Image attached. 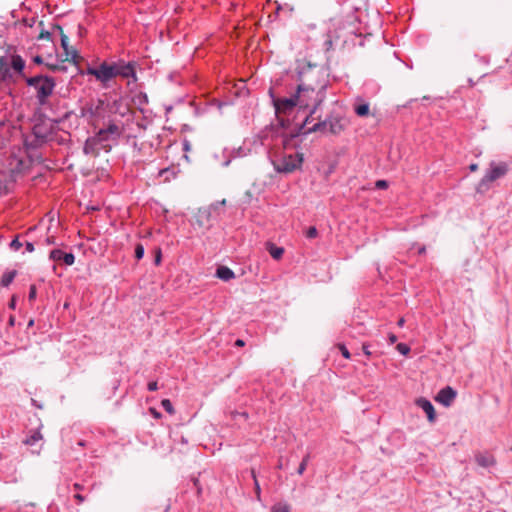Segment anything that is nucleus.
<instances>
[{
  "label": "nucleus",
  "mask_w": 512,
  "mask_h": 512,
  "mask_svg": "<svg viewBox=\"0 0 512 512\" xmlns=\"http://www.w3.org/2000/svg\"><path fill=\"white\" fill-rule=\"evenodd\" d=\"M337 346L344 358H346V359L351 358V353L349 352V350L347 349V347L344 344L339 343Z\"/></svg>",
  "instance_id": "nucleus-43"
},
{
  "label": "nucleus",
  "mask_w": 512,
  "mask_h": 512,
  "mask_svg": "<svg viewBox=\"0 0 512 512\" xmlns=\"http://www.w3.org/2000/svg\"><path fill=\"white\" fill-rule=\"evenodd\" d=\"M388 339L390 344H394L397 341V336L394 333H390Z\"/></svg>",
  "instance_id": "nucleus-62"
},
{
  "label": "nucleus",
  "mask_w": 512,
  "mask_h": 512,
  "mask_svg": "<svg viewBox=\"0 0 512 512\" xmlns=\"http://www.w3.org/2000/svg\"><path fill=\"white\" fill-rule=\"evenodd\" d=\"M52 29H53L54 31H58V32H59V34H60V36H62V34H65V33H64V31H63L62 26H61L60 24H58V23H54V24H52Z\"/></svg>",
  "instance_id": "nucleus-55"
},
{
  "label": "nucleus",
  "mask_w": 512,
  "mask_h": 512,
  "mask_svg": "<svg viewBox=\"0 0 512 512\" xmlns=\"http://www.w3.org/2000/svg\"><path fill=\"white\" fill-rule=\"evenodd\" d=\"M32 134L35 138L47 141L48 137L54 133L55 127L48 123L49 119L43 112H35L33 119Z\"/></svg>",
  "instance_id": "nucleus-6"
},
{
  "label": "nucleus",
  "mask_w": 512,
  "mask_h": 512,
  "mask_svg": "<svg viewBox=\"0 0 512 512\" xmlns=\"http://www.w3.org/2000/svg\"><path fill=\"white\" fill-rule=\"evenodd\" d=\"M144 254H145V248L143 246L142 243H137L135 245V250H134V256L137 260H141L143 257H144Z\"/></svg>",
  "instance_id": "nucleus-35"
},
{
  "label": "nucleus",
  "mask_w": 512,
  "mask_h": 512,
  "mask_svg": "<svg viewBox=\"0 0 512 512\" xmlns=\"http://www.w3.org/2000/svg\"><path fill=\"white\" fill-rule=\"evenodd\" d=\"M271 512H290L288 505H274Z\"/></svg>",
  "instance_id": "nucleus-45"
},
{
  "label": "nucleus",
  "mask_w": 512,
  "mask_h": 512,
  "mask_svg": "<svg viewBox=\"0 0 512 512\" xmlns=\"http://www.w3.org/2000/svg\"><path fill=\"white\" fill-rule=\"evenodd\" d=\"M37 297V288L34 284L29 287L28 300L29 302H33Z\"/></svg>",
  "instance_id": "nucleus-42"
},
{
  "label": "nucleus",
  "mask_w": 512,
  "mask_h": 512,
  "mask_svg": "<svg viewBox=\"0 0 512 512\" xmlns=\"http://www.w3.org/2000/svg\"><path fill=\"white\" fill-rule=\"evenodd\" d=\"M215 276L222 281L228 282L235 278V273L229 267L219 265L216 269Z\"/></svg>",
  "instance_id": "nucleus-19"
},
{
  "label": "nucleus",
  "mask_w": 512,
  "mask_h": 512,
  "mask_svg": "<svg viewBox=\"0 0 512 512\" xmlns=\"http://www.w3.org/2000/svg\"><path fill=\"white\" fill-rule=\"evenodd\" d=\"M40 439H42L41 433L39 431H34V433L27 437L23 442L26 445H34Z\"/></svg>",
  "instance_id": "nucleus-32"
},
{
  "label": "nucleus",
  "mask_w": 512,
  "mask_h": 512,
  "mask_svg": "<svg viewBox=\"0 0 512 512\" xmlns=\"http://www.w3.org/2000/svg\"><path fill=\"white\" fill-rule=\"evenodd\" d=\"M8 175V169L4 165V163H0V176Z\"/></svg>",
  "instance_id": "nucleus-58"
},
{
  "label": "nucleus",
  "mask_w": 512,
  "mask_h": 512,
  "mask_svg": "<svg viewBox=\"0 0 512 512\" xmlns=\"http://www.w3.org/2000/svg\"><path fill=\"white\" fill-rule=\"evenodd\" d=\"M45 66L52 72H66L67 66L62 64L45 63Z\"/></svg>",
  "instance_id": "nucleus-34"
},
{
  "label": "nucleus",
  "mask_w": 512,
  "mask_h": 512,
  "mask_svg": "<svg viewBox=\"0 0 512 512\" xmlns=\"http://www.w3.org/2000/svg\"><path fill=\"white\" fill-rule=\"evenodd\" d=\"M295 80L298 93L305 97V92H311L318 103L325 101L329 80L322 67L306 60L297 61Z\"/></svg>",
  "instance_id": "nucleus-1"
},
{
  "label": "nucleus",
  "mask_w": 512,
  "mask_h": 512,
  "mask_svg": "<svg viewBox=\"0 0 512 512\" xmlns=\"http://www.w3.org/2000/svg\"><path fill=\"white\" fill-rule=\"evenodd\" d=\"M49 259L62 262L66 266H72L75 263V255L71 252H64L61 249H53L49 253Z\"/></svg>",
  "instance_id": "nucleus-12"
},
{
  "label": "nucleus",
  "mask_w": 512,
  "mask_h": 512,
  "mask_svg": "<svg viewBox=\"0 0 512 512\" xmlns=\"http://www.w3.org/2000/svg\"><path fill=\"white\" fill-rule=\"evenodd\" d=\"M370 345L369 344H366L364 343L363 346H362V349H363V352L366 356H371L372 355V352L370 351Z\"/></svg>",
  "instance_id": "nucleus-57"
},
{
  "label": "nucleus",
  "mask_w": 512,
  "mask_h": 512,
  "mask_svg": "<svg viewBox=\"0 0 512 512\" xmlns=\"http://www.w3.org/2000/svg\"><path fill=\"white\" fill-rule=\"evenodd\" d=\"M309 457H310V456H309V454H307V455L302 459V461H301V463L299 464V467H298V469H297V473H298V474H300V475H301V474H303V473H304V471H305V469H306V467H307V464H308Z\"/></svg>",
  "instance_id": "nucleus-40"
},
{
  "label": "nucleus",
  "mask_w": 512,
  "mask_h": 512,
  "mask_svg": "<svg viewBox=\"0 0 512 512\" xmlns=\"http://www.w3.org/2000/svg\"><path fill=\"white\" fill-rule=\"evenodd\" d=\"M161 260H162V252H161L160 248H157L155 250V260H154L155 265H159L161 263Z\"/></svg>",
  "instance_id": "nucleus-49"
},
{
  "label": "nucleus",
  "mask_w": 512,
  "mask_h": 512,
  "mask_svg": "<svg viewBox=\"0 0 512 512\" xmlns=\"http://www.w3.org/2000/svg\"><path fill=\"white\" fill-rule=\"evenodd\" d=\"M16 304H17V296L13 295L8 302V308L11 310H15Z\"/></svg>",
  "instance_id": "nucleus-51"
},
{
  "label": "nucleus",
  "mask_w": 512,
  "mask_h": 512,
  "mask_svg": "<svg viewBox=\"0 0 512 512\" xmlns=\"http://www.w3.org/2000/svg\"><path fill=\"white\" fill-rule=\"evenodd\" d=\"M475 461L481 467L488 468L496 464V460L493 455L489 453H478L475 455Z\"/></svg>",
  "instance_id": "nucleus-18"
},
{
  "label": "nucleus",
  "mask_w": 512,
  "mask_h": 512,
  "mask_svg": "<svg viewBox=\"0 0 512 512\" xmlns=\"http://www.w3.org/2000/svg\"><path fill=\"white\" fill-rule=\"evenodd\" d=\"M323 104V102H319L318 101H315L314 100V103L312 105V108L310 109L309 113L307 114V116L305 117L304 121L297 125L293 130H292V135L291 137L292 138H297L301 135H304L306 136L307 134H305V131L307 128H305L310 122H312L313 120H317L316 119V116H317V111L318 109L320 108V106Z\"/></svg>",
  "instance_id": "nucleus-9"
},
{
  "label": "nucleus",
  "mask_w": 512,
  "mask_h": 512,
  "mask_svg": "<svg viewBox=\"0 0 512 512\" xmlns=\"http://www.w3.org/2000/svg\"><path fill=\"white\" fill-rule=\"evenodd\" d=\"M147 389H148L149 391H151V392H152V391H156V390L158 389V384H157V382H156V381H151V382H149V383H148V385H147Z\"/></svg>",
  "instance_id": "nucleus-54"
},
{
  "label": "nucleus",
  "mask_w": 512,
  "mask_h": 512,
  "mask_svg": "<svg viewBox=\"0 0 512 512\" xmlns=\"http://www.w3.org/2000/svg\"><path fill=\"white\" fill-rule=\"evenodd\" d=\"M325 120L328 125V132L332 135H339L347 126L344 116L336 111H331L326 115Z\"/></svg>",
  "instance_id": "nucleus-8"
},
{
  "label": "nucleus",
  "mask_w": 512,
  "mask_h": 512,
  "mask_svg": "<svg viewBox=\"0 0 512 512\" xmlns=\"http://www.w3.org/2000/svg\"><path fill=\"white\" fill-rule=\"evenodd\" d=\"M251 476H252V478L254 480V489H255V493H256L257 499L260 500L261 488H260L259 482L257 480L256 472H255L254 469H251Z\"/></svg>",
  "instance_id": "nucleus-38"
},
{
  "label": "nucleus",
  "mask_w": 512,
  "mask_h": 512,
  "mask_svg": "<svg viewBox=\"0 0 512 512\" xmlns=\"http://www.w3.org/2000/svg\"><path fill=\"white\" fill-rule=\"evenodd\" d=\"M9 246L12 250L15 251L19 250L23 246L22 242L19 240L18 235L10 242Z\"/></svg>",
  "instance_id": "nucleus-41"
},
{
  "label": "nucleus",
  "mask_w": 512,
  "mask_h": 512,
  "mask_svg": "<svg viewBox=\"0 0 512 512\" xmlns=\"http://www.w3.org/2000/svg\"><path fill=\"white\" fill-rule=\"evenodd\" d=\"M11 68L7 64V66H4L2 70H0V83L6 82L8 80H11L13 77V74L10 70Z\"/></svg>",
  "instance_id": "nucleus-30"
},
{
  "label": "nucleus",
  "mask_w": 512,
  "mask_h": 512,
  "mask_svg": "<svg viewBox=\"0 0 512 512\" xmlns=\"http://www.w3.org/2000/svg\"><path fill=\"white\" fill-rule=\"evenodd\" d=\"M95 139H98V142L102 145L103 143L107 142L108 140H111L110 135H107L105 130L101 128L94 136H92Z\"/></svg>",
  "instance_id": "nucleus-31"
},
{
  "label": "nucleus",
  "mask_w": 512,
  "mask_h": 512,
  "mask_svg": "<svg viewBox=\"0 0 512 512\" xmlns=\"http://www.w3.org/2000/svg\"><path fill=\"white\" fill-rule=\"evenodd\" d=\"M149 412L151 414V416L155 419H160L162 417V413L159 412L156 408L154 407H150L149 408Z\"/></svg>",
  "instance_id": "nucleus-48"
},
{
  "label": "nucleus",
  "mask_w": 512,
  "mask_h": 512,
  "mask_svg": "<svg viewBox=\"0 0 512 512\" xmlns=\"http://www.w3.org/2000/svg\"><path fill=\"white\" fill-rule=\"evenodd\" d=\"M268 94L271 98V102L272 104L274 105V103L277 104V100H279L280 97H277L276 94H275V91L273 88H270L269 91H268Z\"/></svg>",
  "instance_id": "nucleus-52"
},
{
  "label": "nucleus",
  "mask_w": 512,
  "mask_h": 512,
  "mask_svg": "<svg viewBox=\"0 0 512 512\" xmlns=\"http://www.w3.org/2000/svg\"><path fill=\"white\" fill-rule=\"evenodd\" d=\"M291 135H292V130L289 133L283 132V133L280 134V136L282 138V148H283V150H287V149L297 148L298 147L297 144L293 143V141L296 138H292Z\"/></svg>",
  "instance_id": "nucleus-24"
},
{
  "label": "nucleus",
  "mask_w": 512,
  "mask_h": 512,
  "mask_svg": "<svg viewBox=\"0 0 512 512\" xmlns=\"http://www.w3.org/2000/svg\"><path fill=\"white\" fill-rule=\"evenodd\" d=\"M415 404L426 413L427 419L430 423H434L436 421V411L430 400L420 397L415 400Z\"/></svg>",
  "instance_id": "nucleus-13"
},
{
  "label": "nucleus",
  "mask_w": 512,
  "mask_h": 512,
  "mask_svg": "<svg viewBox=\"0 0 512 512\" xmlns=\"http://www.w3.org/2000/svg\"><path fill=\"white\" fill-rule=\"evenodd\" d=\"M101 144L98 142V139L93 137H88L83 146V153L85 155H91L93 157H98L100 155Z\"/></svg>",
  "instance_id": "nucleus-16"
},
{
  "label": "nucleus",
  "mask_w": 512,
  "mask_h": 512,
  "mask_svg": "<svg viewBox=\"0 0 512 512\" xmlns=\"http://www.w3.org/2000/svg\"><path fill=\"white\" fill-rule=\"evenodd\" d=\"M39 27H41V30H40V33H39V36H38V39H46V40H51V32H49L48 30H45L44 29V23L43 21H40L39 22Z\"/></svg>",
  "instance_id": "nucleus-37"
},
{
  "label": "nucleus",
  "mask_w": 512,
  "mask_h": 512,
  "mask_svg": "<svg viewBox=\"0 0 512 512\" xmlns=\"http://www.w3.org/2000/svg\"><path fill=\"white\" fill-rule=\"evenodd\" d=\"M133 102L138 106V109L143 112V106L147 105L148 95L145 92H139L133 97Z\"/></svg>",
  "instance_id": "nucleus-27"
},
{
  "label": "nucleus",
  "mask_w": 512,
  "mask_h": 512,
  "mask_svg": "<svg viewBox=\"0 0 512 512\" xmlns=\"http://www.w3.org/2000/svg\"><path fill=\"white\" fill-rule=\"evenodd\" d=\"M45 76H47V75L46 74H38L35 76H31V77L24 76V79H25V83L27 86L36 88L39 84H41V82L43 81Z\"/></svg>",
  "instance_id": "nucleus-28"
},
{
  "label": "nucleus",
  "mask_w": 512,
  "mask_h": 512,
  "mask_svg": "<svg viewBox=\"0 0 512 512\" xmlns=\"http://www.w3.org/2000/svg\"><path fill=\"white\" fill-rule=\"evenodd\" d=\"M375 187L377 189H386L388 188V182L386 180H377L375 183Z\"/></svg>",
  "instance_id": "nucleus-50"
},
{
  "label": "nucleus",
  "mask_w": 512,
  "mask_h": 512,
  "mask_svg": "<svg viewBox=\"0 0 512 512\" xmlns=\"http://www.w3.org/2000/svg\"><path fill=\"white\" fill-rule=\"evenodd\" d=\"M8 65H10V68L13 69L15 73L24 77L25 61L20 55H12Z\"/></svg>",
  "instance_id": "nucleus-17"
},
{
  "label": "nucleus",
  "mask_w": 512,
  "mask_h": 512,
  "mask_svg": "<svg viewBox=\"0 0 512 512\" xmlns=\"http://www.w3.org/2000/svg\"><path fill=\"white\" fill-rule=\"evenodd\" d=\"M266 245H267L266 248L273 259L279 260L282 258L283 254H284L283 247L276 246L272 242H267Z\"/></svg>",
  "instance_id": "nucleus-23"
},
{
  "label": "nucleus",
  "mask_w": 512,
  "mask_h": 512,
  "mask_svg": "<svg viewBox=\"0 0 512 512\" xmlns=\"http://www.w3.org/2000/svg\"><path fill=\"white\" fill-rule=\"evenodd\" d=\"M107 135H110L111 140H118L122 135V129L115 124L113 121H110L106 128H103Z\"/></svg>",
  "instance_id": "nucleus-22"
},
{
  "label": "nucleus",
  "mask_w": 512,
  "mask_h": 512,
  "mask_svg": "<svg viewBox=\"0 0 512 512\" xmlns=\"http://www.w3.org/2000/svg\"><path fill=\"white\" fill-rule=\"evenodd\" d=\"M192 481H193V485H194V487L196 488L197 495H198V496H199V495H201V493H202V486H201V484H200L199 479L194 477V478L192 479Z\"/></svg>",
  "instance_id": "nucleus-47"
},
{
  "label": "nucleus",
  "mask_w": 512,
  "mask_h": 512,
  "mask_svg": "<svg viewBox=\"0 0 512 512\" xmlns=\"http://www.w3.org/2000/svg\"><path fill=\"white\" fill-rule=\"evenodd\" d=\"M324 47H325V50H326V51H329L330 49H332V47H333V41H332V39H331V38H329V39L325 40V42H324Z\"/></svg>",
  "instance_id": "nucleus-56"
},
{
  "label": "nucleus",
  "mask_w": 512,
  "mask_h": 512,
  "mask_svg": "<svg viewBox=\"0 0 512 512\" xmlns=\"http://www.w3.org/2000/svg\"><path fill=\"white\" fill-rule=\"evenodd\" d=\"M468 168H469V170L471 172H475V171L478 170V164L477 163H471Z\"/></svg>",
  "instance_id": "nucleus-64"
},
{
  "label": "nucleus",
  "mask_w": 512,
  "mask_h": 512,
  "mask_svg": "<svg viewBox=\"0 0 512 512\" xmlns=\"http://www.w3.org/2000/svg\"><path fill=\"white\" fill-rule=\"evenodd\" d=\"M509 172V165L506 162L490 163L489 170L483 176L476 186V192L485 194L490 189V184L500 178H503Z\"/></svg>",
  "instance_id": "nucleus-4"
},
{
  "label": "nucleus",
  "mask_w": 512,
  "mask_h": 512,
  "mask_svg": "<svg viewBox=\"0 0 512 512\" xmlns=\"http://www.w3.org/2000/svg\"><path fill=\"white\" fill-rule=\"evenodd\" d=\"M457 396V391L451 386L442 388L435 396V401L442 404L444 407H449Z\"/></svg>",
  "instance_id": "nucleus-11"
},
{
  "label": "nucleus",
  "mask_w": 512,
  "mask_h": 512,
  "mask_svg": "<svg viewBox=\"0 0 512 512\" xmlns=\"http://www.w3.org/2000/svg\"><path fill=\"white\" fill-rule=\"evenodd\" d=\"M354 112L359 117H366L370 113V106L367 102H360L354 105Z\"/></svg>",
  "instance_id": "nucleus-25"
},
{
  "label": "nucleus",
  "mask_w": 512,
  "mask_h": 512,
  "mask_svg": "<svg viewBox=\"0 0 512 512\" xmlns=\"http://www.w3.org/2000/svg\"><path fill=\"white\" fill-rule=\"evenodd\" d=\"M396 350L403 356H407L411 351L410 347L406 343H398L396 345Z\"/></svg>",
  "instance_id": "nucleus-39"
},
{
  "label": "nucleus",
  "mask_w": 512,
  "mask_h": 512,
  "mask_svg": "<svg viewBox=\"0 0 512 512\" xmlns=\"http://www.w3.org/2000/svg\"><path fill=\"white\" fill-rule=\"evenodd\" d=\"M161 406L170 415H173L175 413V409H174V407L172 405V402L169 399H163L161 401Z\"/></svg>",
  "instance_id": "nucleus-36"
},
{
  "label": "nucleus",
  "mask_w": 512,
  "mask_h": 512,
  "mask_svg": "<svg viewBox=\"0 0 512 512\" xmlns=\"http://www.w3.org/2000/svg\"><path fill=\"white\" fill-rule=\"evenodd\" d=\"M190 148H191L190 142L188 140H184V142H183V150L185 152H187V151L190 150Z\"/></svg>",
  "instance_id": "nucleus-63"
},
{
  "label": "nucleus",
  "mask_w": 512,
  "mask_h": 512,
  "mask_svg": "<svg viewBox=\"0 0 512 512\" xmlns=\"http://www.w3.org/2000/svg\"><path fill=\"white\" fill-rule=\"evenodd\" d=\"M8 183H11L9 180V174L6 176H0V195L2 193H8Z\"/></svg>",
  "instance_id": "nucleus-33"
},
{
  "label": "nucleus",
  "mask_w": 512,
  "mask_h": 512,
  "mask_svg": "<svg viewBox=\"0 0 512 512\" xmlns=\"http://www.w3.org/2000/svg\"><path fill=\"white\" fill-rule=\"evenodd\" d=\"M314 96L315 94H312L311 92H305L304 98L306 99L307 108H312V105L314 103Z\"/></svg>",
  "instance_id": "nucleus-46"
},
{
  "label": "nucleus",
  "mask_w": 512,
  "mask_h": 512,
  "mask_svg": "<svg viewBox=\"0 0 512 512\" xmlns=\"http://www.w3.org/2000/svg\"><path fill=\"white\" fill-rule=\"evenodd\" d=\"M217 209L216 205H211L206 208H199L194 218L195 223L198 227L203 229H209L212 226V210Z\"/></svg>",
  "instance_id": "nucleus-10"
},
{
  "label": "nucleus",
  "mask_w": 512,
  "mask_h": 512,
  "mask_svg": "<svg viewBox=\"0 0 512 512\" xmlns=\"http://www.w3.org/2000/svg\"><path fill=\"white\" fill-rule=\"evenodd\" d=\"M276 118H277V125L276 126H271L272 130H274L277 134H278V130L279 129H283V130H287L288 128H290L291 126V123L292 121L290 119H287V118H283V117H280L279 114H276Z\"/></svg>",
  "instance_id": "nucleus-26"
},
{
  "label": "nucleus",
  "mask_w": 512,
  "mask_h": 512,
  "mask_svg": "<svg viewBox=\"0 0 512 512\" xmlns=\"http://www.w3.org/2000/svg\"><path fill=\"white\" fill-rule=\"evenodd\" d=\"M295 107L307 109L306 99L297 89L289 97H280L277 104L274 103L275 114H290Z\"/></svg>",
  "instance_id": "nucleus-5"
},
{
  "label": "nucleus",
  "mask_w": 512,
  "mask_h": 512,
  "mask_svg": "<svg viewBox=\"0 0 512 512\" xmlns=\"http://www.w3.org/2000/svg\"><path fill=\"white\" fill-rule=\"evenodd\" d=\"M9 166H12L13 162H16L15 167H9L8 168V174H9V180L10 182H15L17 179V176L22 174L25 169V162L22 159H17L14 156L9 157Z\"/></svg>",
  "instance_id": "nucleus-14"
},
{
  "label": "nucleus",
  "mask_w": 512,
  "mask_h": 512,
  "mask_svg": "<svg viewBox=\"0 0 512 512\" xmlns=\"http://www.w3.org/2000/svg\"><path fill=\"white\" fill-rule=\"evenodd\" d=\"M317 235H318V230L315 226H310L306 231V237L309 239H313V238L317 237Z\"/></svg>",
  "instance_id": "nucleus-44"
},
{
  "label": "nucleus",
  "mask_w": 512,
  "mask_h": 512,
  "mask_svg": "<svg viewBox=\"0 0 512 512\" xmlns=\"http://www.w3.org/2000/svg\"><path fill=\"white\" fill-rule=\"evenodd\" d=\"M56 87L55 79L52 76H45L41 84L36 89V99L40 106L48 104L49 97L53 94Z\"/></svg>",
  "instance_id": "nucleus-7"
},
{
  "label": "nucleus",
  "mask_w": 512,
  "mask_h": 512,
  "mask_svg": "<svg viewBox=\"0 0 512 512\" xmlns=\"http://www.w3.org/2000/svg\"><path fill=\"white\" fill-rule=\"evenodd\" d=\"M137 66L136 61H125L118 59L117 61H102L97 66L87 65L85 70H79L80 75L93 76L98 81L103 89H108L112 86V82L116 77L128 79L127 85H130V79L137 82Z\"/></svg>",
  "instance_id": "nucleus-2"
},
{
  "label": "nucleus",
  "mask_w": 512,
  "mask_h": 512,
  "mask_svg": "<svg viewBox=\"0 0 512 512\" xmlns=\"http://www.w3.org/2000/svg\"><path fill=\"white\" fill-rule=\"evenodd\" d=\"M17 275H18L17 270L7 269L0 278V286L4 287V288L9 287Z\"/></svg>",
  "instance_id": "nucleus-21"
},
{
  "label": "nucleus",
  "mask_w": 512,
  "mask_h": 512,
  "mask_svg": "<svg viewBox=\"0 0 512 512\" xmlns=\"http://www.w3.org/2000/svg\"><path fill=\"white\" fill-rule=\"evenodd\" d=\"M60 41L61 47L63 48L66 56L64 61H71L74 64H77V58L79 57L78 51L69 47L68 36L66 34H62V36H60Z\"/></svg>",
  "instance_id": "nucleus-15"
},
{
  "label": "nucleus",
  "mask_w": 512,
  "mask_h": 512,
  "mask_svg": "<svg viewBox=\"0 0 512 512\" xmlns=\"http://www.w3.org/2000/svg\"><path fill=\"white\" fill-rule=\"evenodd\" d=\"M47 141H42L41 139H37L35 138L33 141L31 142H28V141H25L24 142V146L27 150H36V149H39L44 143H46Z\"/></svg>",
  "instance_id": "nucleus-29"
},
{
  "label": "nucleus",
  "mask_w": 512,
  "mask_h": 512,
  "mask_svg": "<svg viewBox=\"0 0 512 512\" xmlns=\"http://www.w3.org/2000/svg\"><path fill=\"white\" fill-rule=\"evenodd\" d=\"M4 66H7V58L5 56H1L0 57V70H2Z\"/></svg>",
  "instance_id": "nucleus-61"
},
{
  "label": "nucleus",
  "mask_w": 512,
  "mask_h": 512,
  "mask_svg": "<svg viewBox=\"0 0 512 512\" xmlns=\"http://www.w3.org/2000/svg\"><path fill=\"white\" fill-rule=\"evenodd\" d=\"M316 119L318 120L313 126L308 127L305 131V134H311L316 132L326 133L328 132V125L326 120L321 119V115H317Z\"/></svg>",
  "instance_id": "nucleus-20"
},
{
  "label": "nucleus",
  "mask_w": 512,
  "mask_h": 512,
  "mask_svg": "<svg viewBox=\"0 0 512 512\" xmlns=\"http://www.w3.org/2000/svg\"><path fill=\"white\" fill-rule=\"evenodd\" d=\"M304 162L303 153L286 154L284 152L275 153L272 158L274 169L278 173L289 174L296 170H301Z\"/></svg>",
  "instance_id": "nucleus-3"
},
{
  "label": "nucleus",
  "mask_w": 512,
  "mask_h": 512,
  "mask_svg": "<svg viewBox=\"0 0 512 512\" xmlns=\"http://www.w3.org/2000/svg\"><path fill=\"white\" fill-rule=\"evenodd\" d=\"M32 61H33L36 65H43V64H45V63H44V60H43V58H42V56H41V55H36V56H34V57L32 58Z\"/></svg>",
  "instance_id": "nucleus-53"
},
{
  "label": "nucleus",
  "mask_w": 512,
  "mask_h": 512,
  "mask_svg": "<svg viewBox=\"0 0 512 512\" xmlns=\"http://www.w3.org/2000/svg\"><path fill=\"white\" fill-rule=\"evenodd\" d=\"M74 499H75L79 504H81V503H83V502L85 501V497H84L82 494H80V493H76V494L74 495Z\"/></svg>",
  "instance_id": "nucleus-59"
},
{
  "label": "nucleus",
  "mask_w": 512,
  "mask_h": 512,
  "mask_svg": "<svg viewBox=\"0 0 512 512\" xmlns=\"http://www.w3.org/2000/svg\"><path fill=\"white\" fill-rule=\"evenodd\" d=\"M25 248L28 252H33L35 250L34 248V244L32 242H26L25 243Z\"/></svg>",
  "instance_id": "nucleus-60"
}]
</instances>
